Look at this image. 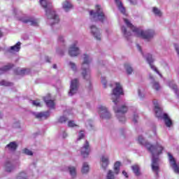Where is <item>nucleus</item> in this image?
<instances>
[{"label": "nucleus", "mask_w": 179, "mask_h": 179, "mask_svg": "<svg viewBox=\"0 0 179 179\" xmlns=\"http://www.w3.org/2000/svg\"><path fill=\"white\" fill-rule=\"evenodd\" d=\"M149 78L151 80L152 89H154V90H156L157 92H159V90L162 89V87H160V84L159 83V82L155 80V78H153V76L152 75H150Z\"/></svg>", "instance_id": "17"}, {"label": "nucleus", "mask_w": 179, "mask_h": 179, "mask_svg": "<svg viewBox=\"0 0 179 179\" xmlns=\"http://www.w3.org/2000/svg\"><path fill=\"white\" fill-rule=\"evenodd\" d=\"M145 58L147 60V62H148L151 69H152V71H155V72H156L158 75L162 76V74H160V72H159V70H157V68H156V66L153 65L155 59H153V57H152V55L148 53L145 55Z\"/></svg>", "instance_id": "12"}, {"label": "nucleus", "mask_w": 179, "mask_h": 179, "mask_svg": "<svg viewBox=\"0 0 179 179\" xmlns=\"http://www.w3.org/2000/svg\"><path fill=\"white\" fill-rule=\"evenodd\" d=\"M122 32L123 33L124 37H126V38H128V37H129V36H131V32H128L127 31V28H125V27H122Z\"/></svg>", "instance_id": "32"}, {"label": "nucleus", "mask_w": 179, "mask_h": 179, "mask_svg": "<svg viewBox=\"0 0 179 179\" xmlns=\"http://www.w3.org/2000/svg\"><path fill=\"white\" fill-rule=\"evenodd\" d=\"M120 167H121V162H120L118 161L116 162L113 166V171H112L114 176H118L120 174Z\"/></svg>", "instance_id": "21"}, {"label": "nucleus", "mask_w": 179, "mask_h": 179, "mask_svg": "<svg viewBox=\"0 0 179 179\" xmlns=\"http://www.w3.org/2000/svg\"><path fill=\"white\" fill-rule=\"evenodd\" d=\"M30 103L35 106V107H41V103H40V101H38V100L31 101Z\"/></svg>", "instance_id": "38"}, {"label": "nucleus", "mask_w": 179, "mask_h": 179, "mask_svg": "<svg viewBox=\"0 0 179 179\" xmlns=\"http://www.w3.org/2000/svg\"><path fill=\"white\" fill-rule=\"evenodd\" d=\"M0 50H1V48H0Z\"/></svg>", "instance_id": "55"}, {"label": "nucleus", "mask_w": 179, "mask_h": 179, "mask_svg": "<svg viewBox=\"0 0 179 179\" xmlns=\"http://www.w3.org/2000/svg\"><path fill=\"white\" fill-rule=\"evenodd\" d=\"M68 127L73 128V127H78V125H76V124H75V122H73V120H70L68 122Z\"/></svg>", "instance_id": "43"}, {"label": "nucleus", "mask_w": 179, "mask_h": 179, "mask_svg": "<svg viewBox=\"0 0 179 179\" xmlns=\"http://www.w3.org/2000/svg\"><path fill=\"white\" fill-rule=\"evenodd\" d=\"M122 174L123 176H124V177H126V178H128V173H127V171H123Z\"/></svg>", "instance_id": "48"}, {"label": "nucleus", "mask_w": 179, "mask_h": 179, "mask_svg": "<svg viewBox=\"0 0 179 179\" xmlns=\"http://www.w3.org/2000/svg\"><path fill=\"white\" fill-rule=\"evenodd\" d=\"M152 12L155 15V16H162V11H160V10H159V8L154 7L152 8Z\"/></svg>", "instance_id": "33"}, {"label": "nucleus", "mask_w": 179, "mask_h": 179, "mask_svg": "<svg viewBox=\"0 0 179 179\" xmlns=\"http://www.w3.org/2000/svg\"><path fill=\"white\" fill-rule=\"evenodd\" d=\"M2 118H3V114L0 112V120H2Z\"/></svg>", "instance_id": "51"}, {"label": "nucleus", "mask_w": 179, "mask_h": 179, "mask_svg": "<svg viewBox=\"0 0 179 179\" xmlns=\"http://www.w3.org/2000/svg\"><path fill=\"white\" fill-rule=\"evenodd\" d=\"M80 153L83 157H87V156L90 155V146L89 145V142L85 141L80 150Z\"/></svg>", "instance_id": "13"}, {"label": "nucleus", "mask_w": 179, "mask_h": 179, "mask_svg": "<svg viewBox=\"0 0 179 179\" xmlns=\"http://www.w3.org/2000/svg\"><path fill=\"white\" fill-rule=\"evenodd\" d=\"M92 59L90 55L84 54L83 55V62L81 66L82 75L85 80H90V62H92Z\"/></svg>", "instance_id": "6"}, {"label": "nucleus", "mask_w": 179, "mask_h": 179, "mask_svg": "<svg viewBox=\"0 0 179 179\" xmlns=\"http://www.w3.org/2000/svg\"><path fill=\"white\" fill-rule=\"evenodd\" d=\"M124 68L126 69V71L127 72L128 75H131L132 72H134V69L131 66L130 64H126L124 65Z\"/></svg>", "instance_id": "30"}, {"label": "nucleus", "mask_w": 179, "mask_h": 179, "mask_svg": "<svg viewBox=\"0 0 179 179\" xmlns=\"http://www.w3.org/2000/svg\"><path fill=\"white\" fill-rule=\"evenodd\" d=\"M131 170L134 173L135 176L139 177L141 176V166L138 164H134L131 166Z\"/></svg>", "instance_id": "24"}, {"label": "nucleus", "mask_w": 179, "mask_h": 179, "mask_svg": "<svg viewBox=\"0 0 179 179\" xmlns=\"http://www.w3.org/2000/svg\"><path fill=\"white\" fill-rule=\"evenodd\" d=\"M57 41L60 44H64L65 43V36L62 35H59L57 38Z\"/></svg>", "instance_id": "35"}, {"label": "nucleus", "mask_w": 179, "mask_h": 179, "mask_svg": "<svg viewBox=\"0 0 179 179\" xmlns=\"http://www.w3.org/2000/svg\"><path fill=\"white\" fill-rule=\"evenodd\" d=\"M79 42L78 41H74L69 48V55L70 57H78L80 55L81 51L79 48Z\"/></svg>", "instance_id": "8"}, {"label": "nucleus", "mask_w": 179, "mask_h": 179, "mask_svg": "<svg viewBox=\"0 0 179 179\" xmlns=\"http://www.w3.org/2000/svg\"><path fill=\"white\" fill-rule=\"evenodd\" d=\"M168 156L171 167L173 170L174 173H176V174H179V163L177 164L176 159L173 158L171 154L168 153Z\"/></svg>", "instance_id": "11"}, {"label": "nucleus", "mask_w": 179, "mask_h": 179, "mask_svg": "<svg viewBox=\"0 0 179 179\" xmlns=\"http://www.w3.org/2000/svg\"><path fill=\"white\" fill-rule=\"evenodd\" d=\"M53 68H54V69H57V64H54Z\"/></svg>", "instance_id": "52"}, {"label": "nucleus", "mask_w": 179, "mask_h": 179, "mask_svg": "<svg viewBox=\"0 0 179 179\" xmlns=\"http://www.w3.org/2000/svg\"><path fill=\"white\" fill-rule=\"evenodd\" d=\"M39 2L42 8L45 10L48 23L51 26L55 24V23H58L59 22V17H58V15H57L54 9H52L51 3L48 2V0H39Z\"/></svg>", "instance_id": "4"}, {"label": "nucleus", "mask_w": 179, "mask_h": 179, "mask_svg": "<svg viewBox=\"0 0 179 179\" xmlns=\"http://www.w3.org/2000/svg\"><path fill=\"white\" fill-rule=\"evenodd\" d=\"M13 68V64H8L6 66H5L2 69L1 71H3V72H6V71H9V69Z\"/></svg>", "instance_id": "37"}, {"label": "nucleus", "mask_w": 179, "mask_h": 179, "mask_svg": "<svg viewBox=\"0 0 179 179\" xmlns=\"http://www.w3.org/2000/svg\"><path fill=\"white\" fill-rule=\"evenodd\" d=\"M63 138H66V136H68V135L66 134V132H64L62 134Z\"/></svg>", "instance_id": "49"}, {"label": "nucleus", "mask_w": 179, "mask_h": 179, "mask_svg": "<svg viewBox=\"0 0 179 179\" xmlns=\"http://www.w3.org/2000/svg\"><path fill=\"white\" fill-rule=\"evenodd\" d=\"M23 23H29L30 26H38V20L34 18H27L22 20Z\"/></svg>", "instance_id": "20"}, {"label": "nucleus", "mask_w": 179, "mask_h": 179, "mask_svg": "<svg viewBox=\"0 0 179 179\" xmlns=\"http://www.w3.org/2000/svg\"><path fill=\"white\" fill-rule=\"evenodd\" d=\"M20 13V11H19L17 9L14 8L13 10V14L14 17H17V15H19Z\"/></svg>", "instance_id": "44"}, {"label": "nucleus", "mask_w": 179, "mask_h": 179, "mask_svg": "<svg viewBox=\"0 0 179 179\" xmlns=\"http://www.w3.org/2000/svg\"><path fill=\"white\" fill-rule=\"evenodd\" d=\"M20 45H22V43L17 42L15 45L10 46L9 49H8V52L11 54H15V52H19L20 51Z\"/></svg>", "instance_id": "18"}, {"label": "nucleus", "mask_w": 179, "mask_h": 179, "mask_svg": "<svg viewBox=\"0 0 179 179\" xmlns=\"http://www.w3.org/2000/svg\"><path fill=\"white\" fill-rule=\"evenodd\" d=\"M116 6H117V9H119L120 12L122 13V15H125L127 16V12L125 11V7L122 4V1L121 0H114Z\"/></svg>", "instance_id": "19"}, {"label": "nucleus", "mask_w": 179, "mask_h": 179, "mask_svg": "<svg viewBox=\"0 0 179 179\" xmlns=\"http://www.w3.org/2000/svg\"><path fill=\"white\" fill-rule=\"evenodd\" d=\"M6 149H8L10 152H15L17 149V143L16 142H10L6 146Z\"/></svg>", "instance_id": "25"}, {"label": "nucleus", "mask_w": 179, "mask_h": 179, "mask_svg": "<svg viewBox=\"0 0 179 179\" xmlns=\"http://www.w3.org/2000/svg\"><path fill=\"white\" fill-rule=\"evenodd\" d=\"M5 170L7 173H10L15 170V166L12 164V162L7 161L5 165Z\"/></svg>", "instance_id": "23"}, {"label": "nucleus", "mask_w": 179, "mask_h": 179, "mask_svg": "<svg viewBox=\"0 0 179 179\" xmlns=\"http://www.w3.org/2000/svg\"><path fill=\"white\" fill-rule=\"evenodd\" d=\"M58 121L62 124L64 122H66V121H68V117H66V116H62L59 118Z\"/></svg>", "instance_id": "41"}, {"label": "nucleus", "mask_w": 179, "mask_h": 179, "mask_svg": "<svg viewBox=\"0 0 179 179\" xmlns=\"http://www.w3.org/2000/svg\"><path fill=\"white\" fill-rule=\"evenodd\" d=\"M167 85H169V87H171L173 92H175L176 94H178V88L176 85V83H174V81L169 80L168 81Z\"/></svg>", "instance_id": "27"}, {"label": "nucleus", "mask_w": 179, "mask_h": 179, "mask_svg": "<svg viewBox=\"0 0 179 179\" xmlns=\"http://www.w3.org/2000/svg\"><path fill=\"white\" fill-rule=\"evenodd\" d=\"M138 142L141 145L145 146L148 150L151 153L152 156L151 164L152 171L157 178V177H159V173H160V167L159 166V155H162L164 148L159 143H157V145L155 146L150 143L146 142L142 136H138Z\"/></svg>", "instance_id": "2"}, {"label": "nucleus", "mask_w": 179, "mask_h": 179, "mask_svg": "<svg viewBox=\"0 0 179 179\" xmlns=\"http://www.w3.org/2000/svg\"><path fill=\"white\" fill-rule=\"evenodd\" d=\"M62 8L65 12H69L71 9H72V4L69 1L66 0L64 2L62 3Z\"/></svg>", "instance_id": "22"}, {"label": "nucleus", "mask_w": 179, "mask_h": 179, "mask_svg": "<svg viewBox=\"0 0 179 179\" xmlns=\"http://www.w3.org/2000/svg\"><path fill=\"white\" fill-rule=\"evenodd\" d=\"M34 115L38 120H47L50 117V111L34 113Z\"/></svg>", "instance_id": "16"}, {"label": "nucleus", "mask_w": 179, "mask_h": 179, "mask_svg": "<svg viewBox=\"0 0 179 179\" xmlns=\"http://www.w3.org/2000/svg\"><path fill=\"white\" fill-rule=\"evenodd\" d=\"M115 87L112 90V93L110 94V99L113 103H114L113 110L120 122H125L126 119L124 114L128 111V108L125 105H121V102L120 101V96L124 94L122 85H121L120 83H115Z\"/></svg>", "instance_id": "1"}, {"label": "nucleus", "mask_w": 179, "mask_h": 179, "mask_svg": "<svg viewBox=\"0 0 179 179\" xmlns=\"http://www.w3.org/2000/svg\"><path fill=\"white\" fill-rule=\"evenodd\" d=\"M22 153H24V155H27V156H33V152L27 148H24L22 150Z\"/></svg>", "instance_id": "36"}, {"label": "nucleus", "mask_w": 179, "mask_h": 179, "mask_svg": "<svg viewBox=\"0 0 179 179\" xmlns=\"http://www.w3.org/2000/svg\"><path fill=\"white\" fill-rule=\"evenodd\" d=\"M124 22L125 24H127V27H129L134 33L135 36L137 37H141L143 40L145 41H150L152 38H155V36H156V32L153 29H147V30H141L136 27H135L129 20L127 19H124Z\"/></svg>", "instance_id": "3"}, {"label": "nucleus", "mask_w": 179, "mask_h": 179, "mask_svg": "<svg viewBox=\"0 0 179 179\" xmlns=\"http://www.w3.org/2000/svg\"><path fill=\"white\" fill-rule=\"evenodd\" d=\"M78 89H79V80L78 78H74L71 80L69 95L73 96V94H76V93H78Z\"/></svg>", "instance_id": "10"}, {"label": "nucleus", "mask_w": 179, "mask_h": 179, "mask_svg": "<svg viewBox=\"0 0 179 179\" xmlns=\"http://www.w3.org/2000/svg\"><path fill=\"white\" fill-rule=\"evenodd\" d=\"M31 71L30 69H24L19 71L18 74L20 75H29Z\"/></svg>", "instance_id": "31"}, {"label": "nucleus", "mask_w": 179, "mask_h": 179, "mask_svg": "<svg viewBox=\"0 0 179 179\" xmlns=\"http://www.w3.org/2000/svg\"><path fill=\"white\" fill-rule=\"evenodd\" d=\"M86 126L87 127H90V128H92L93 127V124H92V122H88L87 123H86Z\"/></svg>", "instance_id": "47"}, {"label": "nucleus", "mask_w": 179, "mask_h": 179, "mask_svg": "<svg viewBox=\"0 0 179 179\" xmlns=\"http://www.w3.org/2000/svg\"><path fill=\"white\" fill-rule=\"evenodd\" d=\"M99 114L100 118L102 120H110L111 118V113L108 111V109L104 106H99Z\"/></svg>", "instance_id": "9"}, {"label": "nucleus", "mask_w": 179, "mask_h": 179, "mask_svg": "<svg viewBox=\"0 0 179 179\" xmlns=\"http://www.w3.org/2000/svg\"><path fill=\"white\" fill-rule=\"evenodd\" d=\"M85 137V131H80L78 134V138H77V141H80V139H83Z\"/></svg>", "instance_id": "42"}, {"label": "nucleus", "mask_w": 179, "mask_h": 179, "mask_svg": "<svg viewBox=\"0 0 179 179\" xmlns=\"http://www.w3.org/2000/svg\"><path fill=\"white\" fill-rule=\"evenodd\" d=\"M2 36V32L0 31V37Z\"/></svg>", "instance_id": "54"}, {"label": "nucleus", "mask_w": 179, "mask_h": 179, "mask_svg": "<svg viewBox=\"0 0 179 179\" xmlns=\"http://www.w3.org/2000/svg\"><path fill=\"white\" fill-rule=\"evenodd\" d=\"M131 5H136V0H128Z\"/></svg>", "instance_id": "46"}, {"label": "nucleus", "mask_w": 179, "mask_h": 179, "mask_svg": "<svg viewBox=\"0 0 179 179\" xmlns=\"http://www.w3.org/2000/svg\"><path fill=\"white\" fill-rule=\"evenodd\" d=\"M69 66L71 68V69L73 71V72H76V71H78V68L76 67V64L75 63L70 62L69 63Z\"/></svg>", "instance_id": "34"}, {"label": "nucleus", "mask_w": 179, "mask_h": 179, "mask_svg": "<svg viewBox=\"0 0 179 179\" xmlns=\"http://www.w3.org/2000/svg\"><path fill=\"white\" fill-rule=\"evenodd\" d=\"M69 173L71 176V177L76 176V168H75L74 166H69Z\"/></svg>", "instance_id": "29"}, {"label": "nucleus", "mask_w": 179, "mask_h": 179, "mask_svg": "<svg viewBox=\"0 0 179 179\" xmlns=\"http://www.w3.org/2000/svg\"><path fill=\"white\" fill-rule=\"evenodd\" d=\"M90 16L92 22H104L106 20L103 8L99 5L95 6V11L93 10L90 11Z\"/></svg>", "instance_id": "7"}, {"label": "nucleus", "mask_w": 179, "mask_h": 179, "mask_svg": "<svg viewBox=\"0 0 179 179\" xmlns=\"http://www.w3.org/2000/svg\"><path fill=\"white\" fill-rule=\"evenodd\" d=\"M133 121L134 122H138V115L136 113L134 115Z\"/></svg>", "instance_id": "45"}, {"label": "nucleus", "mask_w": 179, "mask_h": 179, "mask_svg": "<svg viewBox=\"0 0 179 179\" xmlns=\"http://www.w3.org/2000/svg\"><path fill=\"white\" fill-rule=\"evenodd\" d=\"M44 101L46 106L49 107V108H54V107H55V103L54 102V101L50 99L48 97H45Z\"/></svg>", "instance_id": "26"}, {"label": "nucleus", "mask_w": 179, "mask_h": 179, "mask_svg": "<svg viewBox=\"0 0 179 179\" xmlns=\"http://www.w3.org/2000/svg\"><path fill=\"white\" fill-rule=\"evenodd\" d=\"M138 96H140V97H142V95H141V90H138Z\"/></svg>", "instance_id": "53"}, {"label": "nucleus", "mask_w": 179, "mask_h": 179, "mask_svg": "<svg viewBox=\"0 0 179 179\" xmlns=\"http://www.w3.org/2000/svg\"><path fill=\"white\" fill-rule=\"evenodd\" d=\"M89 170H90L89 164H87V162H84L81 169L83 174H87V173H89Z\"/></svg>", "instance_id": "28"}, {"label": "nucleus", "mask_w": 179, "mask_h": 179, "mask_svg": "<svg viewBox=\"0 0 179 179\" xmlns=\"http://www.w3.org/2000/svg\"><path fill=\"white\" fill-rule=\"evenodd\" d=\"M90 30H91V33L94 36V38H96V40H98V41H100V40H101L100 30L99 29H97V27H96V26H94V25H92L90 27Z\"/></svg>", "instance_id": "14"}, {"label": "nucleus", "mask_w": 179, "mask_h": 179, "mask_svg": "<svg viewBox=\"0 0 179 179\" xmlns=\"http://www.w3.org/2000/svg\"><path fill=\"white\" fill-rule=\"evenodd\" d=\"M110 157L108 155H103L101 157V166L103 170H106L108 165L110 164Z\"/></svg>", "instance_id": "15"}, {"label": "nucleus", "mask_w": 179, "mask_h": 179, "mask_svg": "<svg viewBox=\"0 0 179 179\" xmlns=\"http://www.w3.org/2000/svg\"><path fill=\"white\" fill-rule=\"evenodd\" d=\"M0 86H13V84H12L11 83H8L5 80H3L0 83Z\"/></svg>", "instance_id": "39"}, {"label": "nucleus", "mask_w": 179, "mask_h": 179, "mask_svg": "<svg viewBox=\"0 0 179 179\" xmlns=\"http://www.w3.org/2000/svg\"><path fill=\"white\" fill-rule=\"evenodd\" d=\"M101 82L103 85V87H107V79H106V77L102 76L101 78Z\"/></svg>", "instance_id": "40"}, {"label": "nucleus", "mask_w": 179, "mask_h": 179, "mask_svg": "<svg viewBox=\"0 0 179 179\" xmlns=\"http://www.w3.org/2000/svg\"><path fill=\"white\" fill-rule=\"evenodd\" d=\"M153 104L155 107V115L157 118H162L164 121L166 127L168 128H171L173 127V120L170 118V116L167 113H164L162 106L157 100L153 101Z\"/></svg>", "instance_id": "5"}, {"label": "nucleus", "mask_w": 179, "mask_h": 179, "mask_svg": "<svg viewBox=\"0 0 179 179\" xmlns=\"http://www.w3.org/2000/svg\"><path fill=\"white\" fill-rule=\"evenodd\" d=\"M137 48H138V51H142V48H141V46L139 45H137Z\"/></svg>", "instance_id": "50"}]
</instances>
